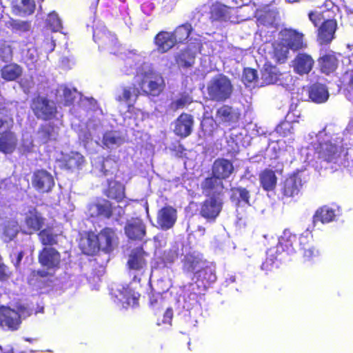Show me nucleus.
<instances>
[{
    "label": "nucleus",
    "instance_id": "55",
    "mask_svg": "<svg viewBox=\"0 0 353 353\" xmlns=\"http://www.w3.org/2000/svg\"><path fill=\"white\" fill-rule=\"evenodd\" d=\"M12 46L8 41H3L0 43V59L3 62H8L12 60Z\"/></svg>",
    "mask_w": 353,
    "mask_h": 353
},
{
    "label": "nucleus",
    "instance_id": "4",
    "mask_svg": "<svg viewBox=\"0 0 353 353\" xmlns=\"http://www.w3.org/2000/svg\"><path fill=\"white\" fill-rule=\"evenodd\" d=\"M192 279H195V283L189 285L190 290L192 292L188 294V297L190 300L197 302L201 294V291H205L208 286L216 279L214 267L209 265L206 261V263L202 265Z\"/></svg>",
    "mask_w": 353,
    "mask_h": 353
},
{
    "label": "nucleus",
    "instance_id": "40",
    "mask_svg": "<svg viewBox=\"0 0 353 353\" xmlns=\"http://www.w3.org/2000/svg\"><path fill=\"white\" fill-rule=\"evenodd\" d=\"M37 134L38 140L41 144H47L57 140L58 132L54 125L44 123L39 126Z\"/></svg>",
    "mask_w": 353,
    "mask_h": 353
},
{
    "label": "nucleus",
    "instance_id": "3",
    "mask_svg": "<svg viewBox=\"0 0 353 353\" xmlns=\"http://www.w3.org/2000/svg\"><path fill=\"white\" fill-rule=\"evenodd\" d=\"M14 119L8 114L5 106H0V152L5 154H12L16 149L17 139L12 128Z\"/></svg>",
    "mask_w": 353,
    "mask_h": 353
},
{
    "label": "nucleus",
    "instance_id": "37",
    "mask_svg": "<svg viewBox=\"0 0 353 353\" xmlns=\"http://www.w3.org/2000/svg\"><path fill=\"white\" fill-rule=\"evenodd\" d=\"M290 49L279 39L272 43V51L270 55L272 59L277 63H285L288 59Z\"/></svg>",
    "mask_w": 353,
    "mask_h": 353
},
{
    "label": "nucleus",
    "instance_id": "8",
    "mask_svg": "<svg viewBox=\"0 0 353 353\" xmlns=\"http://www.w3.org/2000/svg\"><path fill=\"white\" fill-rule=\"evenodd\" d=\"M30 108L37 119L50 121L57 114V108L55 103L46 96L38 94L31 99Z\"/></svg>",
    "mask_w": 353,
    "mask_h": 353
},
{
    "label": "nucleus",
    "instance_id": "63",
    "mask_svg": "<svg viewBox=\"0 0 353 353\" xmlns=\"http://www.w3.org/2000/svg\"><path fill=\"white\" fill-rule=\"evenodd\" d=\"M12 275V271L4 263L0 265V282H7Z\"/></svg>",
    "mask_w": 353,
    "mask_h": 353
},
{
    "label": "nucleus",
    "instance_id": "2",
    "mask_svg": "<svg viewBox=\"0 0 353 353\" xmlns=\"http://www.w3.org/2000/svg\"><path fill=\"white\" fill-rule=\"evenodd\" d=\"M38 263L42 269L34 272V276L40 278L54 276L61 266V254L53 247H43L37 256Z\"/></svg>",
    "mask_w": 353,
    "mask_h": 353
},
{
    "label": "nucleus",
    "instance_id": "62",
    "mask_svg": "<svg viewBox=\"0 0 353 353\" xmlns=\"http://www.w3.org/2000/svg\"><path fill=\"white\" fill-rule=\"evenodd\" d=\"M173 318V310L170 307H167L163 312V317L161 319H157V325L168 324L171 325L172 320Z\"/></svg>",
    "mask_w": 353,
    "mask_h": 353
},
{
    "label": "nucleus",
    "instance_id": "60",
    "mask_svg": "<svg viewBox=\"0 0 353 353\" xmlns=\"http://www.w3.org/2000/svg\"><path fill=\"white\" fill-rule=\"evenodd\" d=\"M121 138L116 136L112 132H106L103 137V142L106 146L117 144Z\"/></svg>",
    "mask_w": 353,
    "mask_h": 353
},
{
    "label": "nucleus",
    "instance_id": "25",
    "mask_svg": "<svg viewBox=\"0 0 353 353\" xmlns=\"http://www.w3.org/2000/svg\"><path fill=\"white\" fill-rule=\"evenodd\" d=\"M317 61L321 72L327 75L334 72L339 65L336 53L332 50L321 52Z\"/></svg>",
    "mask_w": 353,
    "mask_h": 353
},
{
    "label": "nucleus",
    "instance_id": "24",
    "mask_svg": "<svg viewBox=\"0 0 353 353\" xmlns=\"http://www.w3.org/2000/svg\"><path fill=\"white\" fill-rule=\"evenodd\" d=\"M84 161L83 156L79 152L74 151L63 154L61 157L57 160L61 169L71 172L80 169Z\"/></svg>",
    "mask_w": 353,
    "mask_h": 353
},
{
    "label": "nucleus",
    "instance_id": "38",
    "mask_svg": "<svg viewBox=\"0 0 353 353\" xmlns=\"http://www.w3.org/2000/svg\"><path fill=\"white\" fill-rule=\"evenodd\" d=\"M329 96L328 90L323 84L316 83L311 85L308 88V97L314 103H325L327 101Z\"/></svg>",
    "mask_w": 353,
    "mask_h": 353
},
{
    "label": "nucleus",
    "instance_id": "31",
    "mask_svg": "<svg viewBox=\"0 0 353 353\" xmlns=\"http://www.w3.org/2000/svg\"><path fill=\"white\" fill-rule=\"evenodd\" d=\"M125 186L121 182L111 179L108 181L107 187L103 190V194L109 199L120 203L125 198Z\"/></svg>",
    "mask_w": 353,
    "mask_h": 353
},
{
    "label": "nucleus",
    "instance_id": "32",
    "mask_svg": "<svg viewBox=\"0 0 353 353\" xmlns=\"http://www.w3.org/2000/svg\"><path fill=\"white\" fill-rule=\"evenodd\" d=\"M318 158L322 161L330 163L336 160L338 149L335 144L330 141L319 142L315 148Z\"/></svg>",
    "mask_w": 353,
    "mask_h": 353
},
{
    "label": "nucleus",
    "instance_id": "11",
    "mask_svg": "<svg viewBox=\"0 0 353 353\" xmlns=\"http://www.w3.org/2000/svg\"><path fill=\"white\" fill-rule=\"evenodd\" d=\"M93 39L99 48L108 50L113 54H117L120 47L117 35L106 28L94 29Z\"/></svg>",
    "mask_w": 353,
    "mask_h": 353
},
{
    "label": "nucleus",
    "instance_id": "19",
    "mask_svg": "<svg viewBox=\"0 0 353 353\" xmlns=\"http://www.w3.org/2000/svg\"><path fill=\"white\" fill-rule=\"evenodd\" d=\"M182 270L185 274H193L194 276L198 270L206 263V259L202 254L192 252L187 253L181 260Z\"/></svg>",
    "mask_w": 353,
    "mask_h": 353
},
{
    "label": "nucleus",
    "instance_id": "13",
    "mask_svg": "<svg viewBox=\"0 0 353 353\" xmlns=\"http://www.w3.org/2000/svg\"><path fill=\"white\" fill-rule=\"evenodd\" d=\"M280 39L293 52L305 49L307 44L304 34L293 28H283L279 32Z\"/></svg>",
    "mask_w": 353,
    "mask_h": 353
},
{
    "label": "nucleus",
    "instance_id": "17",
    "mask_svg": "<svg viewBox=\"0 0 353 353\" xmlns=\"http://www.w3.org/2000/svg\"><path fill=\"white\" fill-rule=\"evenodd\" d=\"M123 230L128 239L132 241H142L146 235V225L139 217L128 220Z\"/></svg>",
    "mask_w": 353,
    "mask_h": 353
},
{
    "label": "nucleus",
    "instance_id": "44",
    "mask_svg": "<svg viewBox=\"0 0 353 353\" xmlns=\"http://www.w3.org/2000/svg\"><path fill=\"white\" fill-rule=\"evenodd\" d=\"M183 254V248H179L177 243L172 245L169 249L162 253L161 260L165 266L172 265L180 256Z\"/></svg>",
    "mask_w": 353,
    "mask_h": 353
},
{
    "label": "nucleus",
    "instance_id": "56",
    "mask_svg": "<svg viewBox=\"0 0 353 353\" xmlns=\"http://www.w3.org/2000/svg\"><path fill=\"white\" fill-rule=\"evenodd\" d=\"M325 11L317 12L310 11L308 12V18L314 27H318L323 21L327 19V15H325Z\"/></svg>",
    "mask_w": 353,
    "mask_h": 353
},
{
    "label": "nucleus",
    "instance_id": "26",
    "mask_svg": "<svg viewBox=\"0 0 353 353\" xmlns=\"http://www.w3.org/2000/svg\"><path fill=\"white\" fill-rule=\"evenodd\" d=\"M194 125L193 116L183 112L175 121L174 132L181 138H186L191 134Z\"/></svg>",
    "mask_w": 353,
    "mask_h": 353
},
{
    "label": "nucleus",
    "instance_id": "50",
    "mask_svg": "<svg viewBox=\"0 0 353 353\" xmlns=\"http://www.w3.org/2000/svg\"><path fill=\"white\" fill-rule=\"evenodd\" d=\"M200 127L204 137L212 136L216 130V123L212 117H203Z\"/></svg>",
    "mask_w": 353,
    "mask_h": 353
},
{
    "label": "nucleus",
    "instance_id": "51",
    "mask_svg": "<svg viewBox=\"0 0 353 353\" xmlns=\"http://www.w3.org/2000/svg\"><path fill=\"white\" fill-rule=\"evenodd\" d=\"M14 32L23 33L30 30L31 25L29 21H24L17 19H11L9 21V26Z\"/></svg>",
    "mask_w": 353,
    "mask_h": 353
},
{
    "label": "nucleus",
    "instance_id": "22",
    "mask_svg": "<svg viewBox=\"0 0 353 353\" xmlns=\"http://www.w3.org/2000/svg\"><path fill=\"white\" fill-rule=\"evenodd\" d=\"M32 184L39 192H49L54 185V181L50 173L46 170H39L33 174Z\"/></svg>",
    "mask_w": 353,
    "mask_h": 353
},
{
    "label": "nucleus",
    "instance_id": "15",
    "mask_svg": "<svg viewBox=\"0 0 353 353\" xmlns=\"http://www.w3.org/2000/svg\"><path fill=\"white\" fill-rule=\"evenodd\" d=\"M337 21L334 19V16L327 14V19L323 21L319 25L316 38L320 45H328L335 37V32L337 30Z\"/></svg>",
    "mask_w": 353,
    "mask_h": 353
},
{
    "label": "nucleus",
    "instance_id": "49",
    "mask_svg": "<svg viewBox=\"0 0 353 353\" xmlns=\"http://www.w3.org/2000/svg\"><path fill=\"white\" fill-rule=\"evenodd\" d=\"M149 301L150 306L155 315H157L161 309L165 308L166 305L165 299L163 297L162 294L159 292H151L149 294Z\"/></svg>",
    "mask_w": 353,
    "mask_h": 353
},
{
    "label": "nucleus",
    "instance_id": "7",
    "mask_svg": "<svg viewBox=\"0 0 353 353\" xmlns=\"http://www.w3.org/2000/svg\"><path fill=\"white\" fill-rule=\"evenodd\" d=\"M190 42L183 48L177 52L174 59L179 69L187 70L193 68L196 63V57L201 51L203 43L197 38L190 39Z\"/></svg>",
    "mask_w": 353,
    "mask_h": 353
},
{
    "label": "nucleus",
    "instance_id": "23",
    "mask_svg": "<svg viewBox=\"0 0 353 353\" xmlns=\"http://www.w3.org/2000/svg\"><path fill=\"white\" fill-rule=\"evenodd\" d=\"M301 178L298 174L289 175L284 180L281 188V193L283 198H293L297 196L302 188Z\"/></svg>",
    "mask_w": 353,
    "mask_h": 353
},
{
    "label": "nucleus",
    "instance_id": "39",
    "mask_svg": "<svg viewBox=\"0 0 353 353\" xmlns=\"http://www.w3.org/2000/svg\"><path fill=\"white\" fill-rule=\"evenodd\" d=\"M216 117L222 123L232 124L239 121L240 113L232 106L223 105L217 109Z\"/></svg>",
    "mask_w": 353,
    "mask_h": 353
},
{
    "label": "nucleus",
    "instance_id": "18",
    "mask_svg": "<svg viewBox=\"0 0 353 353\" xmlns=\"http://www.w3.org/2000/svg\"><path fill=\"white\" fill-rule=\"evenodd\" d=\"M46 219L35 207H31L24 213V224L28 230L26 233L32 234L39 232L45 224Z\"/></svg>",
    "mask_w": 353,
    "mask_h": 353
},
{
    "label": "nucleus",
    "instance_id": "54",
    "mask_svg": "<svg viewBox=\"0 0 353 353\" xmlns=\"http://www.w3.org/2000/svg\"><path fill=\"white\" fill-rule=\"evenodd\" d=\"M292 122L284 120L280 122L275 128V132L282 137H286L293 133Z\"/></svg>",
    "mask_w": 353,
    "mask_h": 353
},
{
    "label": "nucleus",
    "instance_id": "61",
    "mask_svg": "<svg viewBox=\"0 0 353 353\" xmlns=\"http://www.w3.org/2000/svg\"><path fill=\"white\" fill-rule=\"evenodd\" d=\"M118 291L122 296L120 300L122 301V299H123L125 302L129 303L130 298L133 296V290L130 285H121V288L118 289Z\"/></svg>",
    "mask_w": 353,
    "mask_h": 353
},
{
    "label": "nucleus",
    "instance_id": "6",
    "mask_svg": "<svg viewBox=\"0 0 353 353\" xmlns=\"http://www.w3.org/2000/svg\"><path fill=\"white\" fill-rule=\"evenodd\" d=\"M165 85L162 75L153 70L141 72L138 81V88L141 95L148 97H158L163 91Z\"/></svg>",
    "mask_w": 353,
    "mask_h": 353
},
{
    "label": "nucleus",
    "instance_id": "30",
    "mask_svg": "<svg viewBox=\"0 0 353 353\" xmlns=\"http://www.w3.org/2000/svg\"><path fill=\"white\" fill-rule=\"evenodd\" d=\"M154 43L160 54H164L176 46L171 32L161 30L154 37Z\"/></svg>",
    "mask_w": 353,
    "mask_h": 353
},
{
    "label": "nucleus",
    "instance_id": "29",
    "mask_svg": "<svg viewBox=\"0 0 353 353\" xmlns=\"http://www.w3.org/2000/svg\"><path fill=\"white\" fill-rule=\"evenodd\" d=\"M235 8L234 3L227 6L220 1H215L210 9V19L211 21H227L230 18L231 10Z\"/></svg>",
    "mask_w": 353,
    "mask_h": 353
},
{
    "label": "nucleus",
    "instance_id": "48",
    "mask_svg": "<svg viewBox=\"0 0 353 353\" xmlns=\"http://www.w3.org/2000/svg\"><path fill=\"white\" fill-rule=\"evenodd\" d=\"M21 74V68L16 63L7 64L1 70V78L7 81H15Z\"/></svg>",
    "mask_w": 353,
    "mask_h": 353
},
{
    "label": "nucleus",
    "instance_id": "52",
    "mask_svg": "<svg viewBox=\"0 0 353 353\" xmlns=\"http://www.w3.org/2000/svg\"><path fill=\"white\" fill-rule=\"evenodd\" d=\"M46 27L52 32H58L62 28L61 19L58 14L52 12L50 13L46 21Z\"/></svg>",
    "mask_w": 353,
    "mask_h": 353
},
{
    "label": "nucleus",
    "instance_id": "64",
    "mask_svg": "<svg viewBox=\"0 0 353 353\" xmlns=\"http://www.w3.org/2000/svg\"><path fill=\"white\" fill-rule=\"evenodd\" d=\"M17 309L16 312L19 313L21 320V317L27 318L32 314V310L23 305H17Z\"/></svg>",
    "mask_w": 353,
    "mask_h": 353
},
{
    "label": "nucleus",
    "instance_id": "35",
    "mask_svg": "<svg viewBox=\"0 0 353 353\" xmlns=\"http://www.w3.org/2000/svg\"><path fill=\"white\" fill-rule=\"evenodd\" d=\"M296 234H293L288 229H285L279 239L277 249L288 254L295 252V244L297 241Z\"/></svg>",
    "mask_w": 353,
    "mask_h": 353
},
{
    "label": "nucleus",
    "instance_id": "42",
    "mask_svg": "<svg viewBox=\"0 0 353 353\" xmlns=\"http://www.w3.org/2000/svg\"><path fill=\"white\" fill-rule=\"evenodd\" d=\"M281 75V72L276 65L270 63H265L261 70V79L263 82L266 84H274L276 83Z\"/></svg>",
    "mask_w": 353,
    "mask_h": 353
},
{
    "label": "nucleus",
    "instance_id": "27",
    "mask_svg": "<svg viewBox=\"0 0 353 353\" xmlns=\"http://www.w3.org/2000/svg\"><path fill=\"white\" fill-rule=\"evenodd\" d=\"M234 170L232 162L224 158L216 159L212 165V174L222 181L228 179Z\"/></svg>",
    "mask_w": 353,
    "mask_h": 353
},
{
    "label": "nucleus",
    "instance_id": "28",
    "mask_svg": "<svg viewBox=\"0 0 353 353\" xmlns=\"http://www.w3.org/2000/svg\"><path fill=\"white\" fill-rule=\"evenodd\" d=\"M149 254L143 250V247L134 248L129 255L127 265L130 270L140 271L147 266V257Z\"/></svg>",
    "mask_w": 353,
    "mask_h": 353
},
{
    "label": "nucleus",
    "instance_id": "20",
    "mask_svg": "<svg viewBox=\"0 0 353 353\" xmlns=\"http://www.w3.org/2000/svg\"><path fill=\"white\" fill-rule=\"evenodd\" d=\"M21 323L19 314L10 307H0V327H7L12 331L17 330Z\"/></svg>",
    "mask_w": 353,
    "mask_h": 353
},
{
    "label": "nucleus",
    "instance_id": "16",
    "mask_svg": "<svg viewBox=\"0 0 353 353\" xmlns=\"http://www.w3.org/2000/svg\"><path fill=\"white\" fill-rule=\"evenodd\" d=\"M224 188L223 181L212 174L205 178L201 183L202 193L206 197L222 199Z\"/></svg>",
    "mask_w": 353,
    "mask_h": 353
},
{
    "label": "nucleus",
    "instance_id": "21",
    "mask_svg": "<svg viewBox=\"0 0 353 353\" xmlns=\"http://www.w3.org/2000/svg\"><path fill=\"white\" fill-rule=\"evenodd\" d=\"M177 220V210L174 207L166 205L157 213V223L163 230L171 229Z\"/></svg>",
    "mask_w": 353,
    "mask_h": 353
},
{
    "label": "nucleus",
    "instance_id": "43",
    "mask_svg": "<svg viewBox=\"0 0 353 353\" xmlns=\"http://www.w3.org/2000/svg\"><path fill=\"white\" fill-rule=\"evenodd\" d=\"M193 30L192 24L185 22L176 26L171 33L176 44L178 45L185 43Z\"/></svg>",
    "mask_w": 353,
    "mask_h": 353
},
{
    "label": "nucleus",
    "instance_id": "33",
    "mask_svg": "<svg viewBox=\"0 0 353 353\" xmlns=\"http://www.w3.org/2000/svg\"><path fill=\"white\" fill-rule=\"evenodd\" d=\"M314 61L306 53H299L293 61L294 71L299 74H307L312 69Z\"/></svg>",
    "mask_w": 353,
    "mask_h": 353
},
{
    "label": "nucleus",
    "instance_id": "53",
    "mask_svg": "<svg viewBox=\"0 0 353 353\" xmlns=\"http://www.w3.org/2000/svg\"><path fill=\"white\" fill-rule=\"evenodd\" d=\"M192 101V98L189 94L182 93L178 99L171 103V108L176 110L190 105Z\"/></svg>",
    "mask_w": 353,
    "mask_h": 353
},
{
    "label": "nucleus",
    "instance_id": "41",
    "mask_svg": "<svg viewBox=\"0 0 353 353\" xmlns=\"http://www.w3.org/2000/svg\"><path fill=\"white\" fill-rule=\"evenodd\" d=\"M336 216L335 210L331 208L323 205L318 208L312 216V230L316 225V223L321 222L323 224L328 223L334 221Z\"/></svg>",
    "mask_w": 353,
    "mask_h": 353
},
{
    "label": "nucleus",
    "instance_id": "46",
    "mask_svg": "<svg viewBox=\"0 0 353 353\" xmlns=\"http://www.w3.org/2000/svg\"><path fill=\"white\" fill-rule=\"evenodd\" d=\"M36 5L34 0H14L12 10L16 14L30 15L34 13Z\"/></svg>",
    "mask_w": 353,
    "mask_h": 353
},
{
    "label": "nucleus",
    "instance_id": "14",
    "mask_svg": "<svg viewBox=\"0 0 353 353\" xmlns=\"http://www.w3.org/2000/svg\"><path fill=\"white\" fill-rule=\"evenodd\" d=\"M223 205V199L206 197L200 203L199 215L208 222H214L219 216Z\"/></svg>",
    "mask_w": 353,
    "mask_h": 353
},
{
    "label": "nucleus",
    "instance_id": "1",
    "mask_svg": "<svg viewBox=\"0 0 353 353\" xmlns=\"http://www.w3.org/2000/svg\"><path fill=\"white\" fill-rule=\"evenodd\" d=\"M118 241L116 230L105 227L97 234L94 232H88L86 244L83 245L82 250L88 256L96 255L100 250L110 253Z\"/></svg>",
    "mask_w": 353,
    "mask_h": 353
},
{
    "label": "nucleus",
    "instance_id": "9",
    "mask_svg": "<svg viewBox=\"0 0 353 353\" xmlns=\"http://www.w3.org/2000/svg\"><path fill=\"white\" fill-rule=\"evenodd\" d=\"M312 229L307 228L299 237V245L304 263H314L321 256L320 250L313 244Z\"/></svg>",
    "mask_w": 353,
    "mask_h": 353
},
{
    "label": "nucleus",
    "instance_id": "36",
    "mask_svg": "<svg viewBox=\"0 0 353 353\" xmlns=\"http://www.w3.org/2000/svg\"><path fill=\"white\" fill-rule=\"evenodd\" d=\"M141 95L139 88L133 84L132 86H124L122 88L121 94L116 97L118 102H125L128 107H133L139 97Z\"/></svg>",
    "mask_w": 353,
    "mask_h": 353
},
{
    "label": "nucleus",
    "instance_id": "58",
    "mask_svg": "<svg viewBox=\"0 0 353 353\" xmlns=\"http://www.w3.org/2000/svg\"><path fill=\"white\" fill-rule=\"evenodd\" d=\"M76 92L77 90L75 88L71 90L68 87L64 88L63 90V96L65 105H71L74 103L75 100L74 93Z\"/></svg>",
    "mask_w": 353,
    "mask_h": 353
},
{
    "label": "nucleus",
    "instance_id": "57",
    "mask_svg": "<svg viewBox=\"0 0 353 353\" xmlns=\"http://www.w3.org/2000/svg\"><path fill=\"white\" fill-rule=\"evenodd\" d=\"M24 250L13 251L10 254V261L14 265L16 270H20L21 261L24 256Z\"/></svg>",
    "mask_w": 353,
    "mask_h": 353
},
{
    "label": "nucleus",
    "instance_id": "34",
    "mask_svg": "<svg viewBox=\"0 0 353 353\" xmlns=\"http://www.w3.org/2000/svg\"><path fill=\"white\" fill-rule=\"evenodd\" d=\"M259 183L262 189L265 192H272L276 189L278 178L275 171L265 168L259 174Z\"/></svg>",
    "mask_w": 353,
    "mask_h": 353
},
{
    "label": "nucleus",
    "instance_id": "47",
    "mask_svg": "<svg viewBox=\"0 0 353 353\" xmlns=\"http://www.w3.org/2000/svg\"><path fill=\"white\" fill-rule=\"evenodd\" d=\"M38 237L43 247H53L58 244V235L54 232L52 227L41 229Z\"/></svg>",
    "mask_w": 353,
    "mask_h": 353
},
{
    "label": "nucleus",
    "instance_id": "45",
    "mask_svg": "<svg viewBox=\"0 0 353 353\" xmlns=\"http://www.w3.org/2000/svg\"><path fill=\"white\" fill-rule=\"evenodd\" d=\"M230 199L238 205H250V192L245 188L238 186L231 188Z\"/></svg>",
    "mask_w": 353,
    "mask_h": 353
},
{
    "label": "nucleus",
    "instance_id": "10",
    "mask_svg": "<svg viewBox=\"0 0 353 353\" xmlns=\"http://www.w3.org/2000/svg\"><path fill=\"white\" fill-rule=\"evenodd\" d=\"M117 208L120 209V211L117 214V221L121 218L124 214V210L119 205ZM116 208L117 207L110 200L100 198L89 205L88 212L90 217L108 220L113 216L114 211Z\"/></svg>",
    "mask_w": 353,
    "mask_h": 353
},
{
    "label": "nucleus",
    "instance_id": "59",
    "mask_svg": "<svg viewBox=\"0 0 353 353\" xmlns=\"http://www.w3.org/2000/svg\"><path fill=\"white\" fill-rule=\"evenodd\" d=\"M257 70L250 68L243 70V79L248 83H252L257 79Z\"/></svg>",
    "mask_w": 353,
    "mask_h": 353
},
{
    "label": "nucleus",
    "instance_id": "5",
    "mask_svg": "<svg viewBox=\"0 0 353 353\" xmlns=\"http://www.w3.org/2000/svg\"><path fill=\"white\" fill-rule=\"evenodd\" d=\"M233 91L231 80L224 74L212 78L207 86L209 99L215 102H224L230 99Z\"/></svg>",
    "mask_w": 353,
    "mask_h": 353
},
{
    "label": "nucleus",
    "instance_id": "12",
    "mask_svg": "<svg viewBox=\"0 0 353 353\" xmlns=\"http://www.w3.org/2000/svg\"><path fill=\"white\" fill-rule=\"evenodd\" d=\"M93 39L99 48L108 50L113 54H117L120 47L117 35L106 28L94 29Z\"/></svg>",
    "mask_w": 353,
    "mask_h": 353
}]
</instances>
